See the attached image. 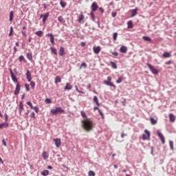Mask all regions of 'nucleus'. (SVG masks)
<instances>
[{
    "label": "nucleus",
    "mask_w": 176,
    "mask_h": 176,
    "mask_svg": "<svg viewBox=\"0 0 176 176\" xmlns=\"http://www.w3.org/2000/svg\"><path fill=\"white\" fill-rule=\"evenodd\" d=\"M90 14H91V20L92 21H96V17H95V15H94V12H91Z\"/></svg>",
    "instance_id": "obj_33"
},
{
    "label": "nucleus",
    "mask_w": 176,
    "mask_h": 176,
    "mask_svg": "<svg viewBox=\"0 0 176 176\" xmlns=\"http://www.w3.org/2000/svg\"><path fill=\"white\" fill-rule=\"evenodd\" d=\"M146 65L149 68L150 71H151L152 74L154 75H157L159 74V70L155 68V67H153L152 65L147 63Z\"/></svg>",
    "instance_id": "obj_3"
},
{
    "label": "nucleus",
    "mask_w": 176,
    "mask_h": 176,
    "mask_svg": "<svg viewBox=\"0 0 176 176\" xmlns=\"http://www.w3.org/2000/svg\"><path fill=\"white\" fill-rule=\"evenodd\" d=\"M64 113V112H65V111H64V109H63V108H61V107H56L55 109H52V110H51V113L52 114V115H57V113Z\"/></svg>",
    "instance_id": "obj_2"
},
{
    "label": "nucleus",
    "mask_w": 176,
    "mask_h": 176,
    "mask_svg": "<svg viewBox=\"0 0 176 176\" xmlns=\"http://www.w3.org/2000/svg\"><path fill=\"white\" fill-rule=\"evenodd\" d=\"M14 16V13L13 12V11H10V22L13 21Z\"/></svg>",
    "instance_id": "obj_28"
},
{
    "label": "nucleus",
    "mask_w": 176,
    "mask_h": 176,
    "mask_svg": "<svg viewBox=\"0 0 176 176\" xmlns=\"http://www.w3.org/2000/svg\"><path fill=\"white\" fill-rule=\"evenodd\" d=\"M113 41H116V39H118V34L116 32L113 33Z\"/></svg>",
    "instance_id": "obj_46"
},
{
    "label": "nucleus",
    "mask_w": 176,
    "mask_h": 176,
    "mask_svg": "<svg viewBox=\"0 0 176 176\" xmlns=\"http://www.w3.org/2000/svg\"><path fill=\"white\" fill-rule=\"evenodd\" d=\"M81 46H82V47H85V46H86V43L85 42H81Z\"/></svg>",
    "instance_id": "obj_57"
},
{
    "label": "nucleus",
    "mask_w": 176,
    "mask_h": 176,
    "mask_svg": "<svg viewBox=\"0 0 176 176\" xmlns=\"http://www.w3.org/2000/svg\"><path fill=\"white\" fill-rule=\"evenodd\" d=\"M82 68H87V65L86 64V63H83L80 65V69H82Z\"/></svg>",
    "instance_id": "obj_39"
},
{
    "label": "nucleus",
    "mask_w": 176,
    "mask_h": 176,
    "mask_svg": "<svg viewBox=\"0 0 176 176\" xmlns=\"http://www.w3.org/2000/svg\"><path fill=\"white\" fill-rule=\"evenodd\" d=\"M120 52L121 53H127V47L122 46L120 49Z\"/></svg>",
    "instance_id": "obj_17"
},
{
    "label": "nucleus",
    "mask_w": 176,
    "mask_h": 176,
    "mask_svg": "<svg viewBox=\"0 0 176 176\" xmlns=\"http://www.w3.org/2000/svg\"><path fill=\"white\" fill-rule=\"evenodd\" d=\"M65 54V49L63 47H60L59 50V56H64Z\"/></svg>",
    "instance_id": "obj_16"
},
{
    "label": "nucleus",
    "mask_w": 176,
    "mask_h": 176,
    "mask_svg": "<svg viewBox=\"0 0 176 176\" xmlns=\"http://www.w3.org/2000/svg\"><path fill=\"white\" fill-rule=\"evenodd\" d=\"M35 34L37 35V36H39L41 38V36L43 35V32H42L41 30H38L35 32Z\"/></svg>",
    "instance_id": "obj_30"
},
{
    "label": "nucleus",
    "mask_w": 176,
    "mask_h": 176,
    "mask_svg": "<svg viewBox=\"0 0 176 176\" xmlns=\"http://www.w3.org/2000/svg\"><path fill=\"white\" fill-rule=\"evenodd\" d=\"M30 86H31L32 89H35V82L30 81Z\"/></svg>",
    "instance_id": "obj_45"
},
{
    "label": "nucleus",
    "mask_w": 176,
    "mask_h": 176,
    "mask_svg": "<svg viewBox=\"0 0 176 176\" xmlns=\"http://www.w3.org/2000/svg\"><path fill=\"white\" fill-rule=\"evenodd\" d=\"M54 141L55 142V145H56V148H60V146H61V140L60 139H54Z\"/></svg>",
    "instance_id": "obj_12"
},
{
    "label": "nucleus",
    "mask_w": 176,
    "mask_h": 176,
    "mask_svg": "<svg viewBox=\"0 0 176 176\" xmlns=\"http://www.w3.org/2000/svg\"><path fill=\"white\" fill-rule=\"evenodd\" d=\"M25 87L27 91H30V85L25 84Z\"/></svg>",
    "instance_id": "obj_50"
},
{
    "label": "nucleus",
    "mask_w": 176,
    "mask_h": 176,
    "mask_svg": "<svg viewBox=\"0 0 176 176\" xmlns=\"http://www.w3.org/2000/svg\"><path fill=\"white\" fill-rule=\"evenodd\" d=\"M142 38L146 42H152V39L149 36H144Z\"/></svg>",
    "instance_id": "obj_27"
},
{
    "label": "nucleus",
    "mask_w": 176,
    "mask_h": 176,
    "mask_svg": "<svg viewBox=\"0 0 176 176\" xmlns=\"http://www.w3.org/2000/svg\"><path fill=\"white\" fill-rule=\"evenodd\" d=\"M51 52L53 53V54H55V56H57V49L51 47H50Z\"/></svg>",
    "instance_id": "obj_23"
},
{
    "label": "nucleus",
    "mask_w": 176,
    "mask_h": 176,
    "mask_svg": "<svg viewBox=\"0 0 176 176\" xmlns=\"http://www.w3.org/2000/svg\"><path fill=\"white\" fill-rule=\"evenodd\" d=\"M41 175L47 176L49 175V170H44L41 172Z\"/></svg>",
    "instance_id": "obj_32"
},
{
    "label": "nucleus",
    "mask_w": 176,
    "mask_h": 176,
    "mask_svg": "<svg viewBox=\"0 0 176 176\" xmlns=\"http://www.w3.org/2000/svg\"><path fill=\"white\" fill-rule=\"evenodd\" d=\"M94 175H96V173H94V171L93 170L89 171V176H94Z\"/></svg>",
    "instance_id": "obj_43"
},
{
    "label": "nucleus",
    "mask_w": 176,
    "mask_h": 176,
    "mask_svg": "<svg viewBox=\"0 0 176 176\" xmlns=\"http://www.w3.org/2000/svg\"><path fill=\"white\" fill-rule=\"evenodd\" d=\"M127 136V134H125L124 133H121V138H124V137Z\"/></svg>",
    "instance_id": "obj_55"
},
{
    "label": "nucleus",
    "mask_w": 176,
    "mask_h": 176,
    "mask_svg": "<svg viewBox=\"0 0 176 176\" xmlns=\"http://www.w3.org/2000/svg\"><path fill=\"white\" fill-rule=\"evenodd\" d=\"M20 90H21V85L19 82H17L16 85V88H15L14 94L15 96H19V94L20 93Z\"/></svg>",
    "instance_id": "obj_4"
},
{
    "label": "nucleus",
    "mask_w": 176,
    "mask_h": 176,
    "mask_svg": "<svg viewBox=\"0 0 176 176\" xmlns=\"http://www.w3.org/2000/svg\"><path fill=\"white\" fill-rule=\"evenodd\" d=\"M76 90L78 93H80L81 94H85V92L82 91H79L78 88H76Z\"/></svg>",
    "instance_id": "obj_60"
},
{
    "label": "nucleus",
    "mask_w": 176,
    "mask_h": 176,
    "mask_svg": "<svg viewBox=\"0 0 176 176\" xmlns=\"http://www.w3.org/2000/svg\"><path fill=\"white\" fill-rule=\"evenodd\" d=\"M94 111H98L100 109L98 107H94Z\"/></svg>",
    "instance_id": "obj_64"
},
{
    "label": "nucleus",
    "mask_w": 176,
    "mask_h": 176,
    "mask_svg": "<svg viewBox=\"0 0 176 176\" xmlns=\"http://www.w3.org/2000/svg\"><path fill=\"white\" fill-rule=\"evenodd\" d=\"M138 10L137 8L133 9V10H131V17H134L137 15V11Z\"/></svg>",
    "instance_id": "obj_21"
},
{
    "label": "nucleus",
    "mask_w": 176,
    "mask_h": 176,
    "mask_svg": "<svg viewBox=\"0 0 176 176\" xmlns=\"http://www.w3.org/2000/svg\"><path fill=\"white\" fill-rule=\"evenodd\" d=\"M111 54H112L113 56H118L119 54H118V52H112Z\"/></svg>",
    "instance_id": "obj_59"
},
{
    "label": "nucleus",
    "mask_w": 176,
    "mask_h": 176,
    "mask_svg": "<svg viewBox=\"0 0 176 176\" xmlns=\"http://www.w3.org/2000/svg\"><path fill=\"white\" fill-rule=\"evenodd\" d=\"M32 109H34L36 113H38V112H39V107H36H36H34L32 108Z\"/></svg>",
    "instance_id": "obj_48"
},
{
    "label": "nucleus",
    "mask_w": 176,
    "mask_h": 176,
    "mask_svg": "<svg viewBox=\"0 0 176 176\" xmlns=\"http://www.w3.org/2000/svg\"><path fill=\"white\" fill-rule=\"evenodd\" d=\"M2 143H3V145L4 146H7V143H6V140H5L4 139L2 140Z\"/></svg>",
    "instance_id": "obj_51"
},
{
    "label": "nucleus",
    "mask_w": 176,
    "mask_h": 176,
    "mask_svg": "<svg viewBox=\"0 0 176 176\" xmlns=\"http://www.w3.org/2000/svg\"><path fill=\"white\" fill-rule=\"evenodd\" d=\"M98 112H99V114L100 115L102 119H104V113H102V111H101L100 109H98Z\"/></svg>",
    "instance_id": "obj_47"
},
{
    "label": "nucleus",
    "mask_w": 176,
    "mask_h": 176,
    "mask_svg": "<svg viewBox=\"0 0 176 176\" xmlns=\"http://www.w3.org/2000/svg\"><path fill=\"white\" fill-rule=\"evenodd\" d=\"M169 119L170 122H175V117L173 113L169 114Z\"/></svg>",
    "instance_id": "obj_25"
},
{
    "label": "nucleus",
    "mask_w": 176,
    "mask_h": 176,
    "mask_svg": "<svg viewBox=\"0 0 176 176\" xmlns=\"http://www.w3.org/2000/svg\"><path fill=\"white\" fill-rule=\"evenodd\" d=\"M94 102H96L98 107H100V103L98 102V98L96 96L94 97Z\"/></svg>",
    "instance_id": "obj_29"
},
{
    "label": "nucleus",
    "mask_w": 176,
    "mask_h": 176,
    "mask_svg": "<svg viewBox=\"0 0 176 176\" xmlns=\"http://www.w3.org/2000/svg\"><path fill=\"white\" fill-rule=\"evenodd\" d=\"M24 110V104H23V102H19V113L20 115H21V112Z\"/></svg>",
    "instance_id": "obj_13"
},
{
    "label": "nucleus",
    "mask_w": 176,
    "mask_h": 176,
    "mask_svg": "<svg viewBox=\"0 0 176 176\" xmlns=\"http://www.w3.org/2000/svg\"><path fill=\"white\" fill-rule=\"evenodd\" d=\"M10 34H13V27H10Z\"/></svg>",
    "instance_id": "obj_63"
},
{
    "label": "nucleus",
    "mask_w": 176,
    "mask_h": 176,
    "mask_svg": "<svg viewBox=\"0 0 176 176\" xmlns=\"http://www.w3.org/2000/svg\"><path fill=\"white\" fill-rule=\"evenodd\" d=\"M6 127H9V123L3 122L0 124V130H2V129H6Z\"/></svg>",
    "instance_id": "obj_14"
},
{
    "label": "nucleus",
    "mask_w": 176,
    "mask_h": 176,
    "mask_svg": "<svg viewBox=\"0 0 176 176\" xmlns=\"http://www.w3.org/2000/svg\"><path fill=\"white\" fill-rule=\"evenodd\" d=\"M104 85H107V86H111V87H114V89L116 87L113 83H112L111 81H104Z\"/></svg>",
    "instance_id": "obj_15"
},
{
    "label": "nucleus",
    "mask_w": 176,
    "mask_h": 176,
    "mask_svg": "<svg viewBox=\"0 0 176 176\" xmlns=\"http://www.w3.org/2000/svg\"><path fill=\"white\" fill-rule=\"evenodd\" d=\"M80 114L81 116L84 118V119H87V115H86V113L83 111H80Z\"/></svg>",
    "instance_id": "obj_37"
},
{
    "label": "nucleus",
    "mask_w": 176,
    "mask_h": 176,
    "mask_svg": "<svg viewBox=\"0 0 176 176\" xmlns=\"http://www.w3.org/2000/svg\"><path fill=\"white\" fill-rule=\"evenodd\" d=\"M60 5L62 8H65V6H67V3L63 1H60Z\"/></svg>",
    "instance_id": "obj_41"
},
{
    "label": "nucleus",
    "mask_w": 176,
    "mask_h": 176,
    "mask_svg": "<svg viewBox=\"0 0 176 176\" xmlns=\"http://www.w3.org/2000/svg\"><path fill=\"white\" fill-rule=\"evenodd\" d=\"M82 126L85 131H91V130H93V121L89 118L83 120L82 121Z\"/></svg>",
    "instance_id": "obj_1"
},
{
    "label": "nucleus",
    "mask_w": 176,
    "mask_h": 176,
    "mask_svg": "<svg viewBox=\"0 0 176 176\" xmlns=\"http://www.w3.org/2000/svg\"><path fill=\"white\" fill-rule=\"evenodd\" d=\"M93 50H94V53H95V54H98V53H100L101 52V47L94 46Z\"/></svg>",
    "instance_id": "obj_10"
},
{
    "label": "nucleus",
    "mask_w": 176,
    "mask_h": 176,
    "mask_svg": "<svg viewBox=\"0 0 176 176\" xmlns=\"http://www.w3.org/2000/svg\"><path fill=\"white\" fill-rule=\"evenodd\" d=\"M10 73L11 76L14 75V74H13V71L12 70V69H10Z\"/></svg>",
    "instance_id": "obj_62"
},
{
    "label": "nucleus",
    "mask_w": 176,
    "mask_h": 176,
    "mask_svg": "<svg viewBox=\"0 0 176 176\" xmlns=\"http://www.w3.org/2000/svg\"><path fill=\"white\" fill-rule=\"evenodd\" d=\"M19 61H23V60H24V56L23 55L19 56Z\"/></svg>",
    "instance_id": "obj_54"
},
{
    "label": "nucleus",
    "mask_w": 176,
    "mask_h": 176,
    "mask_svg": "<svg viewBox=\"0 0 176 176\" xmlns=\"http://www.w3.org/2000/svg\"><path fill=\"white\" fill-rule=\"evenodd\" d=\"M112 80V78H111V76H108L107 77V80H106L107 82H111Z\"/></svg>",
    "instance_id": "obj_56"
},
{
    "label": "nucleus",
    "mask_w": 176,
    "mask_h": 176,
    "mask_svg": "<svg viewBox=\"0 0 176 176\" xmlns=\"http://www.w3.org/2000/svg\"><path fill=\"white\" fill-rule=\"evenodd\" d=\"M111 66L114 69H118V65H116V63L115 62H110Z\"/></svg>",
    "instance_id": "obj_26"
},
{
    "label": "nucleus",
    "mask_w": 176,
    "mask_h": 176,
    "mask_svg": "<svg viewBox=\"0 0 176 176\" xmlns=\"http://www.w3.org/2000/svg\"><path fill=\"white\" fill-rule=\"evenodd\" d=\"M4 116H5V121H6V122H8V114H7V113H5Z\"/></svg>",
    "instance_id": "obj_53"
},
{
    "label": "nucleus",
    "mask_w": 176,
    "mask_h": 176,
    "mask_svg": "<svg viewBox=\"0 0 176 176\" xmlns=\"http://www.w3.org/2000/svg\"><path fill=\"white\" fill-rule=\"evenodd\" d=\"M112 17H116V12H113L111 13Z\"/></svg>",
    "instance_id": "obj_58"
},
{
    "label": "nucleus",
    "mask_w": 176,
    "mask_h": 176,
    "mask_svg": "<svg viewBox=\"0 0 176 176\" xmlns=\"http://www.w3.org/2000/svg\"><path fill=\"white\" fill-rule=\"evenodd\" d=\"M145 134H143L142 139L143 140H149V138L151 137V133L148 130H144Z\"/></svg>",
    "instance_id": "obj_5"
},
{
    "label": "nucleus",
    "mask_w": 176,
    "mask_h": 176,
    "mask_svg": "<svg viewBox=\"0 0 176 176\" xmlns=\"http://www.w3.org/2000/svg\"><path fill=\"white\" fill-rule=\"evenodd\" d=\"M27 104L30 107L31 109L34 108V106H32V103L30 101L27 102Z\"/></svg>",
    "instance_id": "obj_49"
},
{
    "label": "nucleus",
    "mask_w": 176,
    "mask_h": 176,
    "mask_svg": "<svg viewBox=\"0 0 176 176\" xmlns=\"http://www.w3.org/2000/svg\"><path fill=\"white\" fill-rule=\"evenodd\" d=\"M84 19H85V15H83V14H80L78 16L79 23H81L82 20H83Z\"/></svg>",
    "instance_id": "obj_31"
},
{
    "label": "nucleus",
    "mask_w": 176,
    "mask_h": 176,
    "mask_svg": "<svg viewBox=\"0 0 176 176\" xmlns=\"http://www.w3.org/2000/svg\"><path fill=\"white\" fill-rule=\"evenodd\" d=\"M163 57H164V58H168L170 57H171V54H170V52H164L162 54Z\"/></svg>",
    "instance_id": "obj_20"
},
{
    "label": "nucleus",
    "mask_w": 176,
    "mask_h": 176,
    "mask_svg": "<svg viewBox=\"0 0 176 176\" xmlns=\"http://www.w3.org/2000/svg\"><path fill=\"white\" fill-rule=\"evenodd\" d=\"M60 82H61V77H60V76H57L55 78V83H56V85H57V83H60Z\"/></svg>",
    "instance_id": "obj_22"
},
{
    "label": "nucleus",
    "mask_w": 176,
    "mask_h": 176,
    "mask_svg": "<svg viewBox=\"0 0 176 176\" xmlns=\"http://www.w3.org/2000/svg\"><path fill=\"white\" fill-rule=\"evenodd\" d=\"M45 102H46L47 104H52V99L46 98Z\"/></svg>",
    "instance_id": "obj_44"
},
{
    "label": "nucleus",
    "mask_w": 176,
    "mask_h": 176,
    "mask_svg": "<svg viewBox=\"0 0 176 176\" xmlns=\"http://www.w3.org/2000/svg\"><path fill=\"white\" fill-rule=\"evenodd\" d=\"M128 28H133V21H129L127 22Z\"/></svg>",
    "instance_id": "obj_34"
},
{
    "label": "nucleus",
    "mask_w": 176,
    "mask_h": 176,
    "mask_svg": "<svg viewBox=\"0 0 176 176\" xmlns=\"http://www.w3.org/2000/svg\"><path fill=\"white\" fill-rule=\"evenodd\" d=\"M30 118H32V119H35V113L32 112L30 115Z\"/></svg>",
    "instance_id": "obj_52"
},
{
    "label": "nucleus",
    "mask_w": 176,
    "mask_h": 176,
    "mask_svg": "<svg viewBox=\"0 0 176 176\" xmlns=\"http://www.w3.org/2000/svg\"><path fill=\"white\" fill-rule=\"evenodd\" d=\"M49 12H47L45 14H41L40 17L41 19H43V23L45 24L46 23V21L47 20V17H49Z\"/></svg>",
    "instance_id": "obj_6"
},
{
    "label": "nucleus",
    "mask_w": 176,
    "mask_h": 176,
    "mask_svg": "<svg viewBox=\"0 0 176 176\" xmlns=\"http://www.w3.org/2000/svg\"><path fill=\"white\" fill-rule=\"evenodd\" d=\"M150 120H151V124H156V123H157V120H155V118H151Z\"/></svg>",
    "instance_id": "obj_36"
},
{
    "label": "nucleus",
    "mask_w": 176,
    "mask_h": 176,
    "mask_svg": "<svg viewBox=\"0 0 176 176\" xmlns=\"http://www.w3.org/2000/svg\"><path fill=\"white\" fill-rule=\"evenodd\" d=\"M123 82V78L120 77L117 80H116V83H122Z\"/></svg>",
    "instance_id": "obj_42"
},
{
    "label": "nucleus",
    "mask_w": 176,
    "mask_h": 176,
    "mask_svg": "<svg viewBox=\"0 0 176 176\" xmlns=\"http://www.w3.org/2000/svg\"><path fill=\"white\" fill-rule=\"evenodd\" d=\"M58 21H59V23H61L62 24H64V23H65V19H64L63 16H59L58 17Z\"/></svg>",
    "instance_id": "obj_19"
},
{
    "label": "nucleus",
    "mask_w": 176,
    "mask_h": 176,
    "mask_svg": "<svg viewBox=\"0 0 176 176\" xmlns=\"http://www.w3.org/2000/svg\"><path fill=\"white\" fill-rule=\"evenodd\" d=\"M91 12H96L98 9V5L96 2H93L91 6Z\"/></svg>",
    "instance_id": "obj_8"
},
{
    "label": "nucleus",
    "mask_w": 176,
    "mask_h": 176,
    "mask_svg": "<svg viewBox=\"0 0 176 176\" xmlns=\"http://www.w3.org/2000/svg\"><path fill=\"white\" fill-rule=\"evenodd\" d=\"M65 90H72V85L69 82H67L65 87Z\"/></svg>",
    "instance_id": "obj_18"
},
{
    "label": "nucleus",
    "mask_w": 176,
    "mask_h": 176,
    "mask_svg": "<svg viewBox=\"0 0 176 176\" xmlns=\"http://www.w3.org/2000/svg\"><path fill=\"white\" fill-rule=\"evenodd\" d=\"M26 79L28 80V82H31V80H32V77L30 70H27L26 72Z\"/></svg>",
    "instance_id": "obj_11"
},
{
    "label": "nucleus",
    "mask_w": 176,
    "mask_h": 176,
    "mask_svg": "<svg viewBox=\"0 0 176 176\" xmlns=\"http://www.w3.org/2000/svg\"><path fill=\"white\" fill-rule=\"evenodd\" d=\"M42 156L45 160H46V159H49V154H47V153H46V151H44L43 153Z\"/></svg>",
    "instance_id": "obj_24"
},
{
    "label": "nucleus",
    "mask_w": 176,
    "mask_h": 176,
    "mask_svg": "<svg viewBox=\"0 0 176 176\" xmlns=\"http://www.w3.org/2000/svg\"><path fill=\"white\" fill-rule=\"evenodd\" d=\"M157 135L159 137V138H160L162 144H166V141L164 140V136L163 135V133L159 131H157Z\"/></svg>",
    "instance_id": "obj_7"
},
{
    "label": "nucleus",
    "mask_w": 176,
    "mask_h": 176,
    "mask_svg": "<svg viewBox=\"0 0 176 176\" xmlns=\"http://www.w3.org/2000/svg\"><path fill=\"white\" fill-rule=\"evenodd\" d=\"M169 145L171 151H174V142H173V141H169Z\"/></svg>",
    "instance_id": "obj_38"
},
{
    "label": "nucleus",
    "mask_w": 176,
    "mask_h": 176,
    "mask_svg": "<svg viewBox=\"0 0 176 176\" xmlns=\"http://www.w3.org/2000/svg\"><path fill=\"white\" fill-rule=\"evenodd\" d=\"M12 80H13V82H15L17 83L18 80H17V77H16V76H14V74H12V76H11Z\"/></svg>",
    "instance_id": "obj_40"
},
{
    "label": "nucleus",
    "mask_w": 176,
    "mask_h": 176,
    "mask_svg": "<svg viewBox=\"0 0 176 176\" xmlns=\"http://www.w3.org/2000/svg\"><path fill=\"white\" fill-rule=\"evenodd\" d=\"M99 10L101 12V13H104V8H99Z\"/></svg>",
    "instance_id": "obj_61"
},
{
    "label": "nucleus",
    "mask_w": 176,
    "mask_h": 176,
    "mask_svg": "<svg viewBox=\"0 0 176 176\" xmlns=\"http://www.w3.org/2000/svg\"><path fill=\"white\" fill-rule=\"evenodd\" d=\"M46 36H50V41L52 45H54V36L52 33H48L46 34Z\"/></svg>",
    "instance_id": "obj_9"
},
{
    "label": "nucleus",
    "mask_w": 176,
    "mask_h": 176,
    "mask_svg": "<svg viewBox=\"0 0 176 176\" xmlns=\"http://www.w3.org/2000/svg\"><path fill=\"white\" fill-rule=\"evenodd\" d=\"M27 58L30 60V61L32 60V53H28L27 54Z\"/></svg>",
    "instance_id": "obj_35"
}]
</instances>
